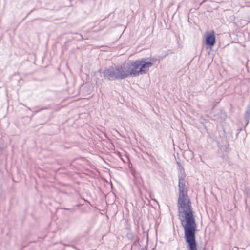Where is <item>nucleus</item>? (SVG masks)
<instances>
[{
    "label": "nucleus",
    "mask_w": 250,
    "mask_h": 250,
    "mask_svg": "<svg viewBox=\"0 0 250 250\" xmlns=\"http://www.w3.org/2000/svg\"><path fill=\"white\" fill-rule=\"evenodd\" d=\"M188 192L179 191L177 203L179 219L183 228L197 225Z\"/></svg>",
    "instance_id": "f257e3e1"
},
{
    "label": "nucleus",
    "mask_w": 250,
    "mask_h": 250,
    "mask_svg": "<svg viewBox=\"0 0 250 250\" xmlns=\"http://www.w3.org/2000/svg\"><path fill=\"white\" fill-rule=\"evenodd\" d=\"M197 226L183 228L184 238L188 244V250H198L196 241V232Z\"/></svg>",
    "instance_id": "f03ea898"
},
{
    "label": "nucleus",
    "mask_w": 250,
    "mask_h": 250,
    "mask_svg": "<svg viewBox=\"0 0 250 250\" xmlns=\"http://www.w3.org/2000/svg\"><path fill=\"white\" fill-rule=\"evenodd\" d=\"M146 58H142L135 61V66L136 67V73L137 76L146 74L149 70V68L153 65L155 61H146Z\"/></svg>",
    "instance_id": "7ed1b4c3"
},
{
    "label": "nucleus",
    "mask_w": 250,
    "mask_h": 250,
    "mask_svg": "<svg viewBox=\"0 0 250 250\" xmlns=\"http://www.w3.org/2000/svg\"><path fill=\"white\" fill-rule=\"evenodd\" d=\"M102 73L105 80L108 81L122 80L123 75L120 74V69L116 65L105 68Z\"/></svg>",
    "instance_id": "20e7f679"
},
{
    "label": "nucleus",
    "mask_w": 250,
    "mask_h": 250,
    "mask_svg": "<svg viewBox=\"0 0 250 250\" xmlns=\"http://www.w3.org/2000/svg\"><path fill=\"white\" fill-rule=\"evenodd\" d=\"M120 69V74L122 75V79L127 78L128 76L137 77L136 67L135 66V61L125 62L123 65L118 66Z\"/></svg>",
    "instance_id": "39448f33"
},
{
    "label": "nucleus",
    "mask_w": 250,
    "mask_h": 250,
    "mask_svg": "<svg viewBox=\"0 0 250 250\" xmlns=\"http://www.w3.org/2000/svg\"><path fill=\"white\" fill-rule=\"evenodd\" d=\"M214 35L215 32L213 30L207 35L205 39V44L207 48L208 47H212L215 44L216 39Z\"/></svg>",
    "instance_id": "423d86ee"
},
{
    "label": "nucleus",
    "mask_w": 250,
    "mask_h": 250,
    "mask_svg": "<svg viewBox=\"0 0 250 250\" xmlns=\"http://www.w3.org/2000/svg\"><path fill=\"white\" fill-rule=\"evenodd\" d=\"M178 182L179 191L188 190L186 188L187 186L185 181V175L182 174L179 175Z\"/></svg>",
    "instance_id": "0eeeda50"
},
{
    "label": "nucleus",
    "mask_w": 250,
    "mask_h": 250,
    "mask_svg": "<svg viewBox=\"0 0 250 250\" xmlns=\"http://www.w3.org/2000/svg\"><path fill=\"white\" fill-rule=\"evenodd\" d=\"M250 118V109L246 108V110L244 114V121L245 123V125H247L249 123V120Z\"/></svg>",
    "instance_id": "6e6552de"
},
{
    "label": "nucleus",
    "mask_w": 250,
    "mask_h": 250,
    "mask_svg": "<svg viewBox=\"0 0 250 250\" xmlns=\"http://www.w3.org/2000/svg\"><path fill=\"white\" fill-rule=\"evenodd\" d=\"M244 193L247 196V197H248L249 194L250 193L249 188L246 187L244 190Z\"/></svg>",
    "instance_id": "1a4fd4ad"
},
{
    "label": "nucleus",
    "mask_w": 250,
    "mask_h": 250,
    "mask_svg": "<svg viewBox=\"0 0 250 250\" xmlns=\"http://www.w3.org/2000/svg\"><path fill=\"white\" fill-rule=\"evenodd\" d=\"M127 237L129 239L131 240H133L134 238H135L132 233H128L127 234Z\"/></svg>",
    "instance_id": "9d476101"
},
{
    "label": "nucleus",
    "mask_w": 250,
    "mask_h": 250,
    "mask_svg": "<svg viewBox=\"0 0 250 250\" xmlns=\"http://www.w3.org/2000/svg\"><path fill=\"white\" fill-rule=\"evenodd\" d=\"M138 243H139V239H138V238L136 237L135 238V240L133 243L132 246H134V245L136 246Z\"/></svg>",
    "instance_id": "9b49d317"
},
{
    "label": "nucleus",
    "mask_w": 250,
    "mask_h": 250,
    "mask_svg": "<svg viewBox=\"0 0 250 250\" xmlns=\"http://www.w3.org/2000/svg\"><path fill=\"white\" fill-rule=\"evenodd\" d=\"M247 109H250V101L249 102V104H248V106L247 107Z\"/></svg>",
    "instance_id": "f8f14e48"
},
{
    "label": "nucleus",
    "mask_w": 250,
    "mask_h": 250,
    "mask_svg": "<svg viewBox=\"0 0 250 250\" xmlns=\"http://www.w3.org/2000/svg\"><path fill=\"white\" fill-rule=\"evenodd\" d=\"M177 164L179 166V167H182L181 166V164H180V163L179 162H177Z\"/></svg>",
    "instance_id": "ddd939ff"
},
{
    "label": "nucleus",
    "mask_w": 250,
    "mask_h": 250,
    "mask_svg": "<svg viewBox=\"0 0 250 250\" xmlns=\"http://www.w3.org/2000/svg\"><path fill=\"white\" fill-rule=\"evenodd\" d=\"M65 209H66V210H70L71 209H70V208H65Z\"/></svg>",
    "instance_id": "4468645a"
},
{
    "label": "nucleus",
    "mask_w": 250,
    "mask_h": 250,
    "mask_svg": "<svg viewBox=\"0 0 250 250\" xmlns=\"http://www.w3.org/2000/svg\"><path fill=\"white\" fill-rule=\"evenodd\" d=\"M48 107H45V108H43V109H48Z\"/></svg>",
    "instance_id": "2eb2a0df"
},
{
    "label": "nucleus",
    "mask_w": 250,
    "mask_h": 250,
    "mask_svg": "<svg viewBox=\"0 0 250 250\" xmlns=\"http://www.w3.org/2000/svg\"><path fill=\"white\" fill-rule=\"evenodd\" d=\"M73 211H75V209H71Z\"/></svg>",
    "instance_id": "dca6fc26"
}]
</instances>
